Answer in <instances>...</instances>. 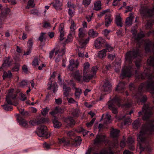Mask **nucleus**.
<instances>
[{"label": "nucleus", "instance_id": "1", "mask_svg": "<svg viewBox=\"0 0 154 154\" xmlns=\"http://www.w3.org/2000/svg\"><path fill=\"white\" fill-rule=\"evenodd\" d=\"M134 74L139 80L145 78L148 80L140 85L137 92L133 96V98L136 99L138 103L145 102L147 98L146 95L142 94L141 92L145 91H150L154 97V68H145L144 72L140 74L138 73L136 68H123L120 77L122 79L126 77L129 78Z\"/></svg>", "mask_w": 154, "mask_h": 154}, {"label": "nucleus", "instance_id": "2", "mask_svg": "<svg viewBox=\"0 0 154 154\" xmlns=\"http://www.w3.org/2000/svg\"><path fill=\"white\" fill-rule=\"evenodd\" d=\"M154 103V100L153 101ZM154 110V106L152 107L149 103L145 104L141 112H138L139 116L143 115V119L147 120L152 115ZM154 132V120L148 122L143 125L139 134L137 136V146L141 151L144 150L150 152L151 150L150 135Z\"/></svg>", "mask_w": 154, "mask_h": 154}, {"label": "nucleus", "instance_id": "3", "mask_svg": "<svg viewBox=\"0 0 154 154\" xmlns=\"http://www.w3.org/2000/svg\"><path fill=\"white\" fill-rule=\"evenodd\" d=\"M122 100L120 97L116 96L111 100L108 102V107L109 109L112 111V113L116 114L118 113L117 108L116 106H121L123 108H128L131 106V104L128 103L125 104H122Z\"/></svg>", "mask_w": 154, "mask_h": 154}, {"label": "nucleus", "instance_id": "4", "mask_svg": "<svg viewBox=\"0 0 154 154\" xmlns=\"http://www.w3.org/2000/svg\"><path fill=\"white\" fill-rule=\"evenodd\" d=\"M17 95V93L14 91L13 89L9 91L8 95L6 97V103L4 105H2V106L5 110L6 111L12 110V107L11 105L12 104V100L16 98Z\"/></svg>", "mask_w": 154, "mask_h": 154}, {"label": "nucleus", "instance_id": "5", "mask_svg": "<svg viewBox=\"0 0 154 154\" xmlns=\"http://www.w3.org/2000/svg\"><path fill=\"white\" fill-rule=\"evenodd\" d=\"M97 68H92L90 71L89 68H84L83 77V81L88 82L90 80L95 78Z\"/></svg>", "mask_w": 154, "mask_h": 154}, {"label": "nucleus", "instance_id": "6", "mask_svg": "<svg viewBox=\"0 0 154 154\" xmlns=\"http://www.w3.org/2000/svg\"><path fill=\"white\" fill-rule=\"evenodd\" d=\"M86 36L87 35L83 31V29L79 28V29L78 41L80 45V48L81 49L85 48L86 45L89 42L90 38L88 37L85 38Z\"/></svg>", "mask_w": 154, "mask_h": 154}, {"label": "nucleus", "instance_id": "7", "mask_svg": "<svg viewBox=\"0 0 154 154\" xmlns=\"http://www.w3.org/2000/svg\"><path fill=\"white\" fill-rule=\"evenodd\" d=\"M74 140H66L64 138L59 139V142L60 143H63L64 145L69 146L70 144L73 146H77L80 145L81 143L82 140L80 136H78L74 138Z\"/></svg>", "mask_w": 154, "mask_h": 154}, {"label": "nucleus", "instance_id": "8", "mask_svg": "<svg viewBox=\"0 0 154 154\" xmlns=\"http://www.w3.org/2000/svg\"><path fill=\"white\" fill-rule=\"evenodd\" d=\"M139 48L140 47H136L135 48L133 49L132 51H130L126 53L125 59L126 60L128 61L129 63H131L133 59L140 56V52Z\"/></svg>", "mask_w": 154, "mask_h": 154}, {"label": "nucleus", "instance_id": "9", "mask_svg": "<svg viewBox=\"0 0 154 154\" xmlns=\"http://www.w3.org/2000/svg\"><path fill=\"white\" fill-rule=\"evenodd\" d=\"M35 133L39 137L48 138L50 136L47 131V127L45 125H42L38 127Z\"/></svg>", "mask_w": 154, "mask_h": 154}, {"label": "nucleus", "instance_id": "10", "mask_svg": "<svg viewBox=\"0 0 154 154\" xmlns=\"http://www.w3.org/2000/svg\"><path fill=\"white\" fill-rule=\"evenodd\" d=\"M140 14L144 18L152 16L154 14V7L152 9H149L147 7L141 8Z\"/></svg>", "mask_w": 154, "mask_h": 154}, {"label": "nucleus", "instance_id": "11", "mask_svg": "<svg viewBox=\"0 0 154 154\" xmlns=\"http://www.w3.org/2000/svg\"><path fill=\"white\" fill-rule=\"evenodd\" d=\"M65 52V49L64 46L56 51L55 55L56 57L55 61L56 62H58L60 60L62 56L64 54Z\"/></svg>", "mask_w": 154, "mask_h": 154}, {"label": "nucleus", "instance_id": "12", "mask_svg": "<svg viewBox=\"0 0 154 154\" xmlns=\"http://www.w3.org/2000/svg\"><path fill=\"white\" fill-rule=\"evenodd\" d=\"M105 42V40L102 38H98L94 42L95 47L97 49L100 48L103 46Z\"/></svg>", "mask_w": 154, "mask_h": 154}, {"label": "nucleus", "instance_id": "13", "mask_svg": "<svg viewBox=\"0 0 154 154\" xmlns=\"http://www.w3.org/2000/svg\"><path fill=\"white\" fill-rule=\"evenodd\" d=\"M116 144L113 143L112 146L109 148H105L102 150L100 152V154H114V152L111 149L112 147H116Z\"/></svg>", "mask_w": 154, "mask_h": 154}, {"label": "nucleus", "instance_id": "14", "mask_svg": "<svg viewBox=\"0 0 154 154\" xmlns=\"http://www.w3.org/2000/svg\"><path fill=\"white\" fill-rule=\"evenodd\" d=\"M47 85L48 89L51 90L54 93L57 91L58 86L56 82H52L51 80L49 81Z\"/></svg>", "mask_w": 154, "mask_h": 154}, {"label": "nucleus", "instance_id": "15", "mask_svg": "<svg viewBox=\"0 0 154 154\" xmlns=\"http://www.w3.org/2000/svg\"><path fill=\"white\" fill-rule=\"evenodd\" d=\"M106 140V137L105 135L102 134L97 135L96 138L94 140L95 144H99L104 142Z\"/></svg>", "mask_w": 154, "mask_h": 154}, {"label": "nucleus", "instance_id": "16", "mask_svg": "<svg viewBox=\"0 0 154 154\" xmlns=\"http://www.w3.org/2000/svg\"><path fill=\"white\" fill-rule=\"evenodd\" d=\"M17 119L19 124L25 128H27L28 125L27 122L21 117L20 114H17Z\"/></svg>", "mask_w": 154, "mask_h": 154}, {"label": "nucleus", "instance_id": "17", "mask_svg": "<svg viewBox=\"0 0 154 154\" xmlns=\"http://www.w3.org/2000/svg\"><path fill=\"white\" fill-rule=\"evenodd\" d=\"M102 89L104 92H109L112 90V85L109 82L106 81L104 83Z\"/></svg>", "mask_w": 154, "mask_h": 154}, {"label": "nucleus", "instance_id": "18", "mask_svg": "<svg viewBox=\"0 0 154 154\" xmlns=\"http://www.w3.org/2000/svg\"><path fill=\"white\" fill-rule=\"evenodd\" d=\"M63 95L65 97L69 96V93L71 90V88L67 86L65 83H63Z\"/></svg>", "mask_w": 154, "mask_h": 154}, {"label": "nucleus", "instance_id": "19", "mask_svg": "<svg viewBox=\"0 0 154 154\" xmlns=\"http://www.w3.org/2000/svg\"><path fill=\"white\" fill-rule=\"evenodd\" d=\"M105 20V26H108L112 21L110 14L109 13L106 15Z\"/></svg>", "mask_w": 154, "mask_h": 154}, {"label": "nucleus", "instance_id": "20", "mask_svg": "<svg viewBox=\"0 0 154 154\" xmlns=\"http://www.w3.org/2000/svg\"><path fill=\"white\" fill-rule=\"evenodd\" d=\"M11 60L9 57H5L3 60V63L2 66L0 67H8L10 66L11 63Z\"/></svg>", "mask_w": 154, "mask_h": 154}, {"label": "nucleus", "instance_id": "21", "mask_svg": "<svg viewBox=\"0 0 154 154\" xmlns=\"http://www.w3.org/2000/svg\"><path fill=\"white\" fill-rule=\"evenodd\" d=\"M71 25L70 27V32L69 34V36H71L72 37V35H74L75 34V30L74 29L75 23L74 21L71 20ZM72 38H71V39Z\"/></svg>", "mask_w": 154, "mask_h": 154}, {"label": "nucleus", "instance_id": "22", "mask_svg": "<svg viewBox=\"0 0 154 154\" xmlns=\"http://www.w3.org/2000/svg\"><path fill=\"white\" fill-rule=\"evenodd\" d=\"M88 35L89 37L94 38L98 36V33L96 31H94L93 29H90L88 32Z\"/></svg>", "mask_w": 154, "mask_h": 154}, {"label": "nucleus", "instance_id": "23", "mask_svg": "<svg viewBox=\"0 0 154 154\" xmlns=\"http://www.w3.org/2000/svg\"><path fill=\"white\" fill-rule=\"evenodd\" d=\"M134 18V16L132 13L130 14V16L127 17L125 21L126 25L128 26L131 25L132 23L133 19Z\"/></svg>", "mask_w": 154, "mask_h": 154}, {"label": "nucleus", "instance_id": "24", "mask_svg": "<svg viewBox=\"0 0 154 154\" xmlns=\"http://www.w3.org/2000/svg\"><path fill=\"white\" fill-rule=\"evenodd\" d=\"M53 123L55 128H59L62 125L61 122L55 118L53 119Z\"/></svg>", "mask_w": 154, "mask_h": 154}, {"label": "nucleus", "instance_id": "25", "mask_svg": "<svg viewBox=\"0 0 154 154\" xmlns=\"http://www.w3.org/2000/svg\"><path fill=\"white\" fill-rule=\"evenodd\" d=\"M125 83L124 82H120L117 85L116 89V91H119L121 92H122V91L125 89Z\"/></svg>", "mask_w": 154, "mask_h": 154}, {"label": "nucleus", "instance_id": "26", "mask_svg": "<svg viewBox=\"0 0 154 154\" xmlns=\"http://www.w3.org/2000/svg\"><path fill=\"white\" fill-rule=\"evenodd\" d=\"M65 121L68 126L71 127L73 126L75 124L74 120L71 117L65 119Z\"/></svg>", "mask_w": 154, "mask_h": 154}, {"label": "nucleus", "instance_id": "27", "mask_svg": "<svg viewBox=\"0 0 154 154\" xmlns=\"http://www.w3.org/2000/svg\"><path fill=\"white\" fill-rule=\"evenodd\" d=\"M53 4V6L57 10H61V4L59 0H55L54 2L52 3L51 4Z\"/></svg>", "mask_w": 154, "mask_h": 154}, {"label": "nucleus", "instance_id": "28", "mask_svg": "<svg viewBox=\"0 0 154 154\" xmlns=\"http://www.w3.org/2000/svg\"><path fill=\"white\" fill-rule=\"evenodd\" d=\"M152 44V42L149 41L148 40L146 42L145 44V49L146 53L150 52Z\"/></svg>", "mask_w": 154, "mask_h": 154}, {"label": "nucleus", "instance_id": "29", "mask_svg": "<svg viewBox=\"0 0 154 154\" xmlns=\"http://www.w3.org/2000/svg\"><path fill=\"white\" fill-rule=\"evenodd\" d=\"M74 89H75V99L79 100L81 94L82 93V90L81 89L77 88L76 87H74Z\"/></svg>", "mask_w": 154, "mask_h": 154}, {"label": "nucleus", "instance_id": "30", "mask_svg": "<svg viewBox=\"0 0 154 154\" xmlns=\"http://www.w3.org/2000/svg\"><path fill=\"white\" fill-rule=\"evenodd\" d=\"M79 63L78 60H76L75 61L73 59H71L69 61V67L72 66V67H77L79 66Z\"/></svg>", "mask_w": 154, "mask_h": 154}, {"label": "nucleus", "instance_id": "31", "mask_svg": "<svg viewBox=\"0 0 154 154\" xmlns=\"http://www.w3.org/2000/svg\"><path fill=\"white\" fill-rule=\"evenodd\" d=\"M101 2L100 1H96L94 3V9L95 11H99L101 9Z\"/></svg>", "mask_w": 154, "mask_h": 154}, {"label": "nucleus", "instance_id": "32", "mask_svg": "<svg viewBox=\"0 0 154 154\" xmlns=\"http://www.w3.org/2000/svg\"><path fill=\"white\" fill-rule=\"evenodd\" d=\"M119 131L116 129H113L111 131L110 136L113 138H115L119 136Z\"/></svg>", "mask_w": 154, "mask_h": 154}, {"label": "nucleus", "instance_id": "33", "mask_svg": "<svg viewBox=\"0 0 154 154\" xmlns=\"http://www.w3.org/2000/svg\"><path fill=\"white\" fill-rule=\"evenodd\" d=\"M63 112V110L60 107H57L54 111L51 112L50 113L52 115L54 116L58 113H62Z\"/></svg>", "mask_w": 154, "mask_h": 154}, {"label": "nucleus", "instance_id": "34", "mask_svg": "<svg viewBox=\"0 0 154 154\" xmlns=\"http://www.w3.org/2000/svg\"><path fill=\"white\" fill-rule=\"evenodd\" d=\"M116 23L117 26L120 27H122V18L119 15H117L116 16Z\"/></svg>", "mask_w": 154, "mask_h": 154}, {"label": "nucleus", "instance_id": "35", "mask_svg": "<svg viewBox=\"0 0 154 154\" xmlns=\"http://www.w3.org/2000/svg\"><path fill=\"white\" fill-rule=\"evenodd\" d=\"M124 119L125 120V124L128 125L131 124V120L130 119V117L129 116H126V115H125L123 116L121 119Z\"/></svg>", "mask_w": 154, "mask_h": 154}, {"label": "nucleus", "instance_id": "36", "mask_svg": "<svg viewBox=\"0 0 154 154\" xmlns=\"http://www.w3.org/2000/svg\"><path fill=\"white\" fill-rule=\"evenodd\" d=\"M107 52L106 50L104 49L99 51L98 52V57L100 58H103L105 57Z\"/></svg>", "mask_w": 154, "mask_h": 154}, {"label": "nucleus", "instance_id": "37", "mask_svg": "<svg viewBox=\"0 0 154 154\" xmlns=\"http://www.w3.org/2000/svg\"><path fill=\"white\" fill-rule=\"evenodd\" d=\"M12 76V74L10 70L8 71L7 72H4L3 77L4 79L6 78L10 79Z\"/></svg>", "mask_w": 154, "mask_h": 154}, {"label": "nucleus", "instance_id": "38", "mask_svg": "<svg viewBox=\"0 0 154 154\" xmlns=\"http://www.w3.org/2000/svg\"><path fill=\"white\" fill-rule=\"evenodd\" d=\"M65 134L68 137L72 140L73 139V138H74L75 133L74 131H67L65 132Z\"/></svg>", "mask_w": 154, "mask_h": 154}, {"label": "nucleus", "instance_id": "39", "mask_svg": "<svg viewBox=\"0 0 154 154\" xmlns=\"http://www.w3.org/2000/svg\"><path fill=\"white\" fill-rule=\"evenodd\" d=\"M82 77V75L80 74L79 71H76L74 74L75 79L79 82H80L81 81Z\"/></svg>", "mask_w": 154, "mask_h": 154}, {"label": "nucleus", "instance_id": "40", "mask_svg": "<svg viewBox=\"0 0 154 154\" xmlns=\"http://www.w3.org/2000/svg\"><path fill=\"white\" fill-rule=\"evenodd\" d=\"M31 82L28 80H23L20 83V85L22 87H24L25 86L29 85Z\"/></svg>", "mask_w": 154, "mask_h": 154}, {"label": "nucleus", "instance_id": "41", "mask_svg": "<svg viewBox=\"0 0 154 154\" xmlns=\"http://www.w3.org/2000/svg\"><path fill=\"white\" fill-rule=\"evenodd\" d=\"M132 124L133 128L136 129L140 126L141 123L139 119H137Z\"/></svg>", "mask_w": 154, "mask_h": 154}, {"label": "nucleus", "instance_id": "42", "mask_svg": "<svg viewBox=\"0 0 154 154\" xmlns=\"http://www.w3.org/2000/svg\"><path fill=\"white\" fill-rule=\"evenodd\" d=\"M10 12V9L8 8H6L3 10L1 14V17H4L8 14Z\"/></svg>", "mask_w": 154, "mask_h": 154}, {"label": "nucleus", "instance_id": "43", "mask_svg": "<svg viewBox=\"0 0 154 154\" xmlns=\"http://www.w3.org/2000/svg\"><path fill=\"white\" fill-rule=\"evenodd\" d=\"M111 116L108 114H106L105 118L104 119V124H107L111 122Z\"/></svg>", "mask_w": 154, "mask_h": 154}, {"label": "nucleus", "instance_id": "44", "mask_svg": "<svg viewBox=\"0 0 154 154\" xmlns=\"http://www.w3.org/2000/svg\"><path fill=\"white\" fill-rule=\"evenodd\" d=\"M27 4L28 5L26 7V8L27 9H29L31 8H33L35 5L33 0H30L28 1Z\"/></svg>", "mask_w": 154, "mask_h": 154}, {"label": "nucleus", "instance_id": "45", "mask_svg": "<svg viewBox=\"0 0 154 154\" xmlns=\"http://www.w3.org/2000/svg\"><path fill=\"white\" fill-rule=\"evenodd\" d=\"M144 36L145 35L143 32H140L139 33L137 34V37L136 38V40L137 41H139L141 38L144 37Z\"/></svg>", "mask_w": 154, "mask_h": 154}, {"label": "nucleus", "instance_id": "46", "mask_svg": "<svg viewBox=\"0 0 154 154\" xmlns=\"http://www.w3.org/2000/svg\"><path fill=\"white\" fill-rule=\"evenodd\" d=\"M147 62L150 66H154V57H150L148 59Z\"/></svg>", "mask_w": 154, "mask_h": 154}, {"label": "nucleus", "instance_id": "47", "mask_svg": "<svg viewBox=\"0 0 154 154\" xmlns=\"http://www.w3.org/2000/svg\"><path fill=\"white\" fill-rule=\"evenodd\" d=\"M48 122V120L46 118H42L36 122L37 124L39 125Z\"/></svg>", "mask_w": 154, "mask_h": 154}, {"label": "nucleus", "instance_id": "48", "mask_svg": "<svg viewBox=\"0 0 154 154\" xmlns=\"http://www.w3.org/2000/svg\"><path fill=\"white\" fill-rule=\"evenodd\" d=\"M110 9H109L104 10L98 14L97 16L98 17L101 18L103 17L106 13L109 12Z\"/></svg>", "mask_w": 154, "mask_h": 154}, {"label": "nucleus", "instance_id": "49", "mask_svg": "<svg viewBox=\"0 0 154 154\" xmlns=\"http://www.w3.org/2000/svg\"><path fill=\"white\" fill-rule=\"evenodd\" d=\"M79 112L78 109H74L72 110V114L74 117H78L79 116Z\"/></svg>", "mask_w": 154, "mask_h": 154}, {"label": "nucleus", "instance_id": "50", "mask_svg": "<svg viewBox=\"0 0 154 154\" xmlns=\"http://www.w3.org/2000/svg\"><path fill=\"white\" fill-rule=\"evenodd\" d=\"M79 130L78 131L79 132H82L83 136H85L89 132V131H87L86 130L84 129L82 127H80L79 129Z\"/></svg>", "mask_w": 154, "mask_h": 154}, {"label": "nucleus", "instance_id": "51", "mask_svg": "<svg viewBox=\"0 0 154 154\" xmlns=\"http://www.w3.org/2000/svg\"><path fill=\"white\" fill-rule=\"evenodd\" d=\"M74 8H71L69 9L68 14L71 17H72L74 16Z\"/></svg>", "mask_w": 154, "mask_h": 154}, {"label": "nucleus", "instance_id": "52", "mask_svg": "<svg viewBox=\"0 0 154 154\" xmlns=\"http://www.w3.org/2000/svg\"><path fill=\"white\" fill-rule=\"evenodd\" d=\"M49 111L48 108L46 107L43 109V110L41 111L42 114L44 116H46V114L48 113Z\"/></svg>", "mask_w": 154, "mask_h": 154}, {"label": "nucleus", "instance_id": "53", "mask_svg": "<svg viewBox=\"0 0 154 154\" xmlns=\"http://www.w3.org/2000/svg\"><path fill=\"white\" fill-rule=\"evenodd\" d=\"M38 60L37 58H34L32 62V65L34 66H37L39 65Z\"/></svg>", "mask_w": 154, "mask_h": 154}, {"label": "nucleus", "instance_id": "54", "mask_svg": "<svg viewBox=\"0 0 154 154\" xmlns=\"http://www.w3.org/2000/svg\"><path fill=\"white\" fill-rule=\"evenodd\" d=\"M33 44L32 39L30 38L27 42L28 46L29 48H32Z\"/></svg>", "mask_w": 154, "mask_h": 154}, {"label": "nucleus", "instance_id": "55", "mask_svg": "<svg viewBox=\"0 0 154 154\" xmlns=\"http://www.w3.org/2000/svg\"><path fill=\"white\" fill-rule=\"evenodd\" d=\"M91 0H83L82 4L86 7L90 3Z\"/></svg>", "mask_w": 154, "mask_h": 154}, {"label": "nucleus", "instance_id": "56", "mask_svg": "<svg viewBox=\"0 0 154 154\" xmlns=\"http://www.w3.org/2000/svg\"><path fill=\"white\" fill-rule=\"evenodd\" d=\"M64 28V25L63 23H61L60 24L59 30L60 32H64L63 29Z\"/></svg>", "mask_w": 154, "mask_h": 154}, {"label": "nucleus", "instance_id": "57", "mask_svg": "<svg viewBox=\"0 0 154 154\" xmlns=\"http://www.w3.org/2000/svg\"><path fill=\"white\" fill-rule=\"evenodd\" d=\"M152 25V22L150 20L148 21L146 25V28L147 29H150Z\"/></svg>", "mask_w": 154, "mask_h": 154}, {"label": "nucleus", "instance_id": "58", "mask_svg": "<svg viewBox=\"0 0 154 154\" xmlns=\"http://www.w3.org/2000/svg\"><path fill=\"white\" fill-rule=\"evenodd\" d=\"M116 55L115 54H109L108 56V58L111 60H112L115 57Z\"/></svg>", "mask_w": 154, "mask_h": 154}, {"label": "nucleus", "instance_id": "59", "mask_svg": "<svg viewBox=\"0 0 154 154\" xmlns=\"http://www.w3.org/2000/svg\"><path fill=\"white\" fill-rule=\"evenodd\" d=\"M93 13H92L91 15H87L86 16V18L88 22H90L91 20V18Z\"/></svg>", "mask_w": 154, "mask_h": 154}, {"label": "nucleus", "instance_id": "60", "mask_svg": "<svg viewBox=\"0 0 154 154\" xmlns=\"http://www.w3.org/2000/svg\"><path fill=\"white\" fill-rule=\"evenodd\" d=\"M106 47L107 50L109 52H111L113 50V48L108 44L106 45Z\"/></svg>", "mask_w": 154, "mask_h": 154}, {"label": "nucleus", "instance_id": "61", "mask_svg": "<svg viewBox=\"0 0 154 154\" xmlns=\"http://www.w3.org/2000/svg\"><path fill=\"white\" fill-rule=\"evenodd\" d=\"M21 114L23 116H28L29 115V113L27 111L24 112V109H21Z\"/></svg>", "mask_w": 154, "mask_h": 154}, {"label": "nucleus", "instance_id": "62", "mask_svg": "<svg viewBox=\"0 0 154 154\" xmlns=\"http://www.w3.org/2000/svg\"><path fill=\"white\" fill-rule=\"evenodd\" d=\"M55 101L57 104H60L61 103L62 100L61 98H59L58 99H55Z\"/></svg>", "mask_w": 154, "mask_h": 154}, {"label": "nucleus", "instance_id": "63", "mask_svg": "<svg viewBox=\"0 0 154 154\" xmlns=\"http://www.w3.org/2000/svg\"><path fill=\"white\" fill-rule=\"evenodd\" d=\"M45 34V33L42 32L39 38V40L41 42L43 41L44 38V35Z\"/></svg>", "mask_w": 154, "mask_h": 154}, {"label": "nucleus", "instance_id": "64", "mask_svg": "<svg viewBox=\"0 0 154 154\" xmlns=\"http://www.w3.org/2000/svg\"><path fill=\"white\" fill-rule=\"evenodd\" d=\"M129 88L131 91L135 90L136 89V88L133 84H131L129 85Z\"/></svg>", "mask_w": 154, "mask_h": 154}]
</instances>
